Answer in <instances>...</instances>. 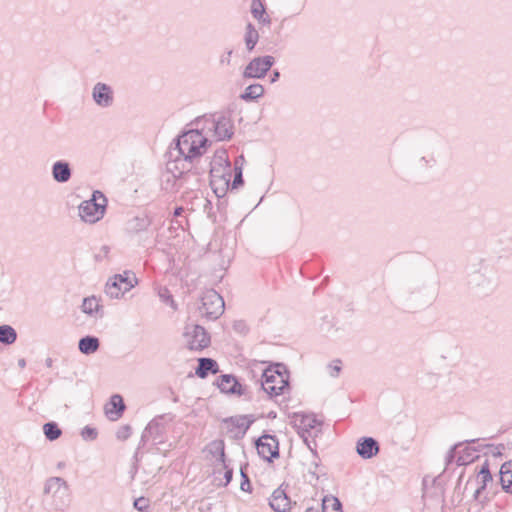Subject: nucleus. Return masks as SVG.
Returning a JSON list of instances; mask_svg holds the SVG:
<instances>
[{"mask_svg": "<svg viewBox=\"0 0 512 512\" xmlns=\"http://www.w3.org/2000/svg\"><path fill=\"white\" fill-rule=\"evenodd\" d=\"M209 143L210 141L198 126L183 132L173 140L166 153L168 171L172 173L192 171L193 161L205 153Z\"/></svg>", "mask_w": 512, "mask_h": 512, "instance_id": "f257e3e1", "label": "nucleus"}, {"mask_svg": "<svg viewBox=\"0 0 512 512\" xmlns=\"http://www.w3.org/2000/svg\"><path fill=\"white\" fill-rule=\"evenodd\" d=\"M289 371L282 363H274L267 366L260 381V388L270 398L284 394L290 389Z\"/></svg>", "mask_w": 512, "mask_h": 512, "instance_id": "f03ea898", "label": "nucleus"}, {"mask_svg": "<svg viewBox=\"0 0 512 512\" xmlns=\"http://www.w3.org/2000/svg\"><path fill=\"white\" fill-rule=\"evenodd\" d=\"M196 126L200 127L202 133H211L217 141L230 140L234 134L233 123L227 116L205 115L195 120Z\"/></svg>", "mask_w": 512, "mask_h": 512, "instance_id": "7ed1b4c3", "label": "nucleus"}, {"mask_svg": "<svg viewBox=\"0 0 512 512\" xmlns=\"http://www.w3.org/2000/svg\"><path fill=\"white\" fill-rule=\"evenodd\" d=\"M174 418L175 415L172 413H165L154 417L143 430L137 450L143 448L149 440H152L154 445L163 444L166 439L167 425Z\"/></svg>", "mask_w": 512, "mask_h": 512, "instance_id": "20e7f679", "label": "nucleus"}, {"mask_svg": "<svg viewBox=\"0 0 512 512\" xmlns=\"http://www.w3.org/2000/svg\"><path fill=\"white\" fill-rule=\"evenodd\" d=\"M106 208V196L101 191L95 190L90 199L79 205V216L84 222L94 224L104 217Z\"/></svg>", "mask_w": 512, "mask_h": 512, "instance_id": "39448f33", "label": "nucleus"}, {"mask_svg": "<svg viewBox=\"0 0 512 512\" xmlns=\"http://www.w3.org/2000/svg\"><path fill=\"white\" fill-rule=\"evenodd\" d=\"M137 283L138 279L135 273L126 270L121 274H115L108 278L105 285V293L111 299H119Z\"/></svg>", "mask_w": 512, "mask_h": 512, "instance_id": "423d86ee", "label": "nucleus"}, {"mask_svg": "<svg viewBox=\"0 0 512 512\" xmlns=\"http://www.w3.org/2000/svg\"><path fill=\"white\" fill-rule=\"evenodd\" d=\"M225 303L222 296L214 289H208L202 293L199 313L207 320H216L224 312Z\"/></svg>", "mask_w": 512, "mask_h": 512, "instance_id": "0eeeda50", "label": "nucleus"}, {"mask_svg": "<svg viewBox=\"0 0 512 512\" xmlns=\"http://www.w3.org/2000/svg\"><path fill=\"white\" fill-rule=\"evenodd\" d=\"M184 336L189 350L201 351L207 348L211 343L209 333L204 327L198 324L187 325Z\"/></svg>", "mask_w": 512, "mask_h": 512, "instance_id": "6e6552de", "label": "nucleus"}, {"mask_svg": "<svg viewBox=\"0 0 512 512\" xmlns=\"http://www.w3.org/2000/svg\"><path fill=\"white\" fill-rule=\"evenodd\" d=\"M275 64V58L271 55L253 58L243 71L245 79H262Z\"/></svg>", "mask_w": 512, "mask_h": 512, "instance_id": "1a4fd4ad", "label": "nucleus"}, {"mask_svg": "<svg viewBox=\"0 0 512 512\" xmlns=\"http://www.w3.org/2000/svg\"><path fill=\"white\" fill-rule=\"evenodd\" d=\"M258 455L267 462L279 457V441L275 435L263 434L255 441Z\"/></svg>", "mask_w": 512, "mask_h": 512, "instance_id": "9d476101", "label": "nucleus"}, {"mask_svg": "<svg viewBox=\"0 0 512 512\" xmlns=\"http://www.w3.org/2000/svg\"><path fill=\"white\" fill-rule=\"evenodd\" d=\"M196 176L197 174L191 170H186V172L183 173H179L178 171L176 173H172L166 168L162 176V188L170 192L178 191L188 184L190 177H194L197 180Z\"/></svg>", "mask_w": 512, "mask_h": 512, "instance_id": "9b49d317", "label": "nucleus"}, {"mask_svg": "<svg viewBox=\"0 0 512 512\" xmlns=\"http://www.w3.org/2000/svg\"><path fill=\"white\" fill-rule=\"evenodd\" d=\"M254 421L253 415H238L223 419V423L227 424L228 431L234 432L233 438L235 439H242Z\"/></svg>", "mask_w": 512, "mask_h": 512, "instance_id": "f8f14e48", "label": "nucleus"}, {"mask_svg": "<svg viewBox=\"0 0 512 512\" xmlns=\"http://www.w3.org/2000/svg\"><path fill=\"white\" fill-rule=\"evenodd\" d=\"M210 184L215 194L220 190L226 193L229 190L231 179V168L211 166L210 170Z\"/></svg>", "mask_w": 512, "mask_h": 512, "instance_id": "ddd939ff", "label": "nucleus"}, {"mask_svg": "<svg viewBox=\"0 0 512 512\" xmlns=\"http://www.w3.org/2000/svg\"><path fill=\"white\" fill-rule=\"evenodd\" d=\"M291 423L297 428L300 437L311 435V430L321 425V422L318 421L314 414H305L302 412L293 413Z\"/></svg>", "mask_w": 512, "mask_h": 512, "instance_id": "4468645a", "label": "nucleus"}, {"mask_svg": "<svg viewBox=\"0 0 512 512\" xmlns=\"http://www.w3.org/2000/svg\"><path fill=\"white\" fill-rule=\"evenodd\" d=\"M216 385L221 392L232 395H246L247 387L242 385L232 374H222L216 380Z\"/></svg>", "mask_w": 512, "mask_h": 512, "instance_id": "2eb2a0df", "label": "nucleus"}, {"mask_svg": "<svg viewBox=\"0 0 512 512\" xmlns=\"http://www.w3.org/2000/svg\"><path fill=\"white\" fill-rule=\"evenodd\" d=\"M92 98L99 107H111L114 102L113 89L106 83L97 82L92 89Z\"/></svg>", "mask_w": 512, "mask_h": 512, "instance_id": "dca6fc26", "label": "nucleus"}, {"mask_svg": "<svg viewBox=\"0 0 512 512\" xmlns=\"http://www.w3.org/2000/svg\"><path fill=\"white\" fill-rule=\"evenodd\" d=\"M478 441V439L466 440L464 443L472 444V446H465L461 450L458 449V456L456 459V464L458 466H465L478 458L476 453L481 451V444H479Z\"/></svg>", "mask_w": 512, "mask_h": 512, "instance_id": "f3484780", "label": "nucleus"}, {"mask_svg": "<svg viewBox=\"0 0 512 512\" xmlns=\"http://www.w3.org/2000/svg\"><path fill=\"white\" fill-rule=\"evenodd\" d=\"M380 446L373 437H361L356 444V451L363 459H371L379 453Z\"/></svg>", "mask_w": 512, "mask_h": 512, "instance_id": "a211bd4d", "label": "nucleus"}, {"mask_svg": "<svg viewBox=\"0 0 512 512\" xmlns=\"http://www.w3.org/2000/svg\"><path fill=\"white\" fill-rule=\"evenodd\" d=\"M51 175L57 183H67L72 177L71 164L67 160H57L51 166Z\"/></svg>", "mask_w": 512, "mask_h": 512, "instance_id": "6ab92c4d", "label": "nucleus"}, {"mask_svg": "<svg viewBox=\"0 0 512 512\" xmlns=\"http://www.w3.org/2000/svg\"><path fill=\"white\" fill-rule=\"evenodd\" d=\"M290 504L289 497L281 487L277 488L272 493L269 500V505L275 512H287L290 508Z\"/></svg>", "mask_w": 512, "mask_h": 512, "instance_id": "aec40b11", "label": "nucleus"}, {"mask_svg": "<svg viewBox=\"0 0 512 512\" xmlns=\"http://www.w3.org/2000/svg\"><path fill=\"white\" fill-rule=\"evenodd\" d=\"M219 372V365L216 360L212 358L202 357L198 359V365L195 368V374L201 378H206L209 374H217Z\"/></svg>", "mask_w": 512, "mask_h": 512, "instance_id": "412c9836", "label": "nucleus"}, {"mask_svg": "<svg viewBox=\"0 0 512 512\" xmlns=\"http://www.w3.org/2000/svg\"><path fill=\"white\" fill-rule=\"evenodd\" d=\"M108 405L110 407L106 406L105 412L112 421L118 420L126 408L123 398L119 394L112 395Z\"/></svg>", "mask_w": 512, "mask_h": 512, "instance_id": "4be33fe9", "label": "nucleus"}, {"mask_svg": "<svg viewBox=\"0 0 512 512\" xmlns=\"http://www.w3.org/2000/svg\"><path fill=\"white\" fill-rule=\"evenodd\" d=\"M151 224L152 220L148 215L135 216L126 223V231L129 234H138L146 231Z\"/></svg>", "mask_w": 512, "mask_h": 512, "instance_id": "5701e85b", "label": "nucleus"}, {"mask_svg": "<svg viewBox=\"0 0 512 512\" xmlns=\"http://www.w3.org/2000/svg\"><path fill=\"white\" fill-rule=\"evenodd\" d=\"M211 453L218 454L219 455V461L223 464V467L225 469L224 473V479H225V486L228 485L233 478V469L228 468L225 462V450H224V442L222 440L220 441H214L211 443Z\"/></svg>", "mask_w": 512, "mask_h": 512, "instance_id": "b1692460", "label": "nucleus"}, {"mask_svg": "<svg viewBox=\"0 0 512 512\" xmlns=\"http://www.w3.org/2000/svg\"><path fill=\"white\" fill-rule=\"evenodd\" d=\"M477 480L481 485L474 492V498L476 500L479 499L481 493L485 490L487 484L492 481V474L489 469L488 460H485V462L482 464L477 475Z\"/></svg>", "mask_w": 512, "mask_h": 512, "instance_id": "393cba45", "label": "nucleus"}, {"mask_svg": "<svg viewBox=\"0 0 512 512\" xmlns=\"http://www.w3.org/2000/svg\"><path fill=\"white\" fill-rule=\"evenodd\" d=\"M100 347V341L96 336L87 335L80 338L78 349L84 355L95 353Z\"/></svg>", "mask_w": 512, "mask_h": 512, "instance_id": "a878e982", "label": "nucleus"}, {"mask_svg": "<svg viewBox=\"0 0 512 512\" xmlns=\"http://www.w3.org/2000/svg\"><path fill=\"white\" fill-rule=\"evenodd\" d=\"M68 491V485L63 478L60 477H51L49 478L44 487V492L46 494H56L58 492H62L63 494Z\"/></svg>", "mask_w": 512, "mask_h": 512, "instance_id": "bb28decb", "label": "nucleus"}, {"mask_svg": "<svg viewBox=\"0 0 512 512\" xmlns=\"http://www.w3.org/2000/svg\"><path fill=\"white\" fill-rule=\"evenodd\" d=\"M81 310L83 313L89 316H98L102 317L103 313H99L101 310V305L99 304L98 299L95 296L86 297L83 299Z\"/></svg>", "mask_w": 512, "mask_h": 512, "instance_id": "cd10ccee", "label": "nucleus"}, {"mask_svg": "<svg viewBox=\"0 0 512 512\" xmlns=\"http://www.w3.org/2000/svg\"><path fill=\"white\" fill-rule=\"evenodd\" d=\"M264 94V87L259 83H254L245 88L240 98L246 102L255 101Z\"/></svg>", "mask_w": 512, "mask_h": 512, "instance_id": "c85d7f7f", "label": "nucleus"}, {"mask_svg": "<svg viewBox=\"0 0 512 512\" xmlns=\"http://www.w3.org/2000/svg\"><path fill=\"white\" fill-rule=\"evenodd\" d=\"M258 40H259L258 31L255 29L253 24L248 23L246 26V31H245V35H244V42H245L246 48L249 52L254 50Z\"/></svg>", "mask_w": 512, "mask_h": 512, "instance_id": "c756f323", "label": "nucleus"}, {"mask_svg": "<svg viewBox=\"0 0 512 512\" xmlns=\"http://www.w3.org/2000/svg\"><path fill=\"white\" fill-rule=\"evenodd\" d=\"M17 340L16 330L7 324L0 325V343L11 345Z\"/></svg>", "mask_w": 512, "mask_h": 512, "instance_id": "7c9ffc66", "label": "nucleus"}, {"mask_svg": "<svg viewBox=\"0 0 512 512\" xmlns=\"http://www.w3.org/2000/svg\"><path fill=\"white\" fill-rule=\"evenodd\" d=\"M512 465L503 464L500 469V482L503 490L507 493L512 494V473H510V468Z\"/></svg>", "mask_w": 512, "mask_h": 512, "instance_id": "2f4dec72", "label": "nucleus"}, {"mask_svg": "<svg viewBox=\"0 0 512 512\" xmlns=\"http://www.w3.org/2000/svg\"><path fill=\"white\" fill-rule=\"evenodd\" d=\"M264 362H255L253 363L247 370L246 374L251 380H255L256 383L260 384V381L263 379V372L266 367H264Z\"/></svg>", "mask_w": 512, "mask_h": 512, "instance_id": "473e14b6", "label": "nucleus"}, {"mask_svg": "<svg viewBox=\"0 0 512 512\" xmlns=\"http://www.w3.org/2000/svg\"><path fill=\"white\" fill-rule=\"evenodd\" d=\"M43 432L46 439H48L49 441L57 440L62 434V430L54 421L45 423L43 425Z\"/></svg>", "mask_w": 512, "mask_h": 512, "instance_id": "72a5a7b5", "label": "nucleus"}, {"mask_svg": "<svg viewBox=\"0 0 512 512\" xmlns=\"http://www.w3.org/2000/svg\"><path fill=\"white\" fill-rule=\"evenodd\" d=\"M211 166L231 168V163L228 159L226 150H218L215 152L212 160L210 161V167Z\"/></svg>", "mask_w": 512, "mask_h": 512, "instance_id": "f704fd0d", "label": "nucleus"}, {"mask_svg": "<svg viewBox=\"0 0 512 512\" xmlns=\"http://www.w3.org/2000/svg\"><path fill=\"white\" fill-rule=\"evenodd\" d=\"M310 436L311 435H304V437H301V438L303 439L304 443L306 444L308 449L313 454L314 460L312 461L311 465H313L315 468H317L319 466L318 453H317V443H316V441L314 439L313 440H309Z\"/></svg>", "mask_w": 512, "mask_h": 512, "instance_id": "c9c22d12", "label": "nucleus"}, {"mask_svg": "<svg viewBox=\"0 0 512 512\" xmlns=\"http://www.w3.org/2000/svg\"><path fill=\"white\" fill-rule=\"evenodd\" d=\"M504 445L503 444H500V445H493V444H485V445H482L481 444V451L482 450H486L484 452L485 455H492V456H502V452L504 450Z\"/></svg>", "mask_w": 512, "mask_h": 512, "instance_id": "e433bc0d", "label": "nucleus"}, {"mask_svg": "<svg viewBox=\"0 0 512 512\" xmlns=\"http://www.w3.org/2000/svg\"><path fill=\"white\" fill-rule=\"evenodd\" d=\"M158 295H159L160 299L162 300V302L166 303L167 305H170L174 310L177 309V305L173 299L172 294L168 290V288H166V287L160 288Z\"/></svg>", "mask_w": 512, "mask_h": 512, "instance_id": "4c0bfd02", "label": "nucleus"}, {"mask_svg": "<svg viewBox=\"0 0 512 512\" xmlns=\"http://www.w3.org/2000/svg\"><path fill=\"white\" fill-rule=\"evenodd\" d=\"M98 436V431L96 428L94 427H91L89 425L85 426L82 430H81V437L83 438V440L85 441H93L97 438Z\"/></svg>", "mask_w": 512, "mask_h": 512, "instance_id": "58836bf2", "label": "nucleus"}, {"mask_svg": "<svg viewBox=\"0 0 512 512\" xmlns=\"http://www.w3.org/2000/svg\"><path fill=\"white\" fill-rule=\"evenodd\" d=\"M244 184V179L242 175V169L240 167H235L234 179L230 182L229 189H237L238 187Z\"/></svg>", "mask_w": 512, "mask_h": 512, "instance_id": "ea45409f", "label": "nucleus"}, {"mask_svg": "<svg viewBox=\"0 0 512 512\" xmlns=\"http://www.w3.org/2000/svg\"><path fill=\"white\" fill-rule=\"evenodd\" d=\"M462 445H463V443L459 442L451 447V449L448 451V453L446 455V459H445L446 466H449L454 461H456L455 459H457V456H458V449H460L462 447Z\"/></svg>", "mask_w": 512, "mask_h": 512, "instance_id": "a19ab883", "label": "nucleus"}, {"mask_svg": "<svg viewBox=\"0 0 512 512\" xmlns=\"http://www.w3.org/2000/svg\"><path fill=\"white\" fill-rule=\"evenodd\" d=\"M251 13L254 18H256L257 20H261L266 12L261 2L254 0L251 7Z\"/></svg>", "mask_w": 512, "mask_h": 512, "instance_id": "79ce46f5", "label": "nucleus"}, {"mask_svg": "<svg viewBox=\"0 0 512 512\" xmlns=\"http://www.w3.org/2000/svg\"><path fill=\"white\" fill-rule=\"evenodd\" d=\"M240 473H241V485H240L241 490L245 491V492H250L252 489V486L250 483V479H249L247 473L244 471L243 467H241Z\"/></svg>", "mask_w": 512, "mask_h": 512, "instance_id": "37998d69", "label": "nucleus"}, {"mask_svg": "<svg viewBox=\"0 0 512 512\" xmlns=\"http://www.w3.org/2000/svg\"><path fill=\"white\" fill-rule=\"evenodd\" d=\"M329 374L331 377H338L341 371V361L335 360L328 365Z\"/></svg>", "mask_w": 512, "mask_h": 512, "instance_id": "c03bdc74", "label": "nucleus"}, {"mask_svg": "<svg viewBox=\"0 0 512 512\" xmlns=\"http://www.w3.org/2000/svg\"><path fill=\"white\" fill-rule=\"evenodd\" d=\"M131 435V427L129 425H124L116 433V436L119 440H126Z\"/></svg>", "mask_w": 512, "mask_h": 512, "instance_id": "a18cd8bd", "label": "nucleus"}, {"mask_svg": "<svg viewBox=\"0 0 512 512\" xmlns=\"http://www.w3.org/2000/svg\"><path fill=\"white\" fill-rule=\"evenodd\" d=\"M133 507L138 511H145L148 508V500L144 497H139L134 500Z\"/></svg>", "mask_w": 512, "mask_h": 512, "instance_id": "49530a36", "label": "nucleus"}, {"mask_svg": "<svg viewBox=\"0 0 512 512\" xmlns=\"http://www.w3.org/2000/svg\"><path fill=\"white\" fill-rule=\"evenodd\" d=\"M233 50H227L225 51L219 59V63L222 66H228L231 63V56H232Z\"/></svg>", "mask_w": 512, "mask_h": 512, "instance_id": "de8ad7c7", "label": "nucleus"}, {"mask_svg": "<svg viewBox=\"0 0 512 512\" xmlns=\"http://www.w3.org/2000/svg\"><path fill=\"white\" fill-rule=\"evenodd\" d=\"M233 329L240 334H245L248 331L247 325L241 320L234 322Z\"/></svg>", "mask_w": 512, "mask_h": 512, "instance_id": "09e8293b", "label": "nucleus"}, {"mask_svg": "<svg viewBox=\"0 0 512 512\" xmlns=\"http://www.w3.org/2000/svg\"><path fill=\"white\" fill-rule=\"evenodd\" d=\"M333 502V510L336 512H342V504L337 498L332 499Z\"/></svg>", "mask_w": 512, "mask_h": 512, "instance_id": "8fccbe9b", "label": "nucleus"}, {"mask_svg": "<svg viewBox=\"0 0 512 512\" xmlns=\"http://www.w3.org/2000/svg\"><path fill=\"white\" fill-rule=\"evenodd\" d=\"M280 78V72L278 70H273V72L270 75V82L275 83Z\"/></svg>", "mask_w": 512, "mask_h": 512, "instance_id": "3c124183", "label": "nucleus"}, {"mask_svg": "<svg viewBox=\"0 0 512 512\" xmlns=\"http://www.w3.org/2000/svg\"><path fill=\"white\" fill-rule=\"evenodd\" d=\"M227 201L225 199H218L217 207L219 210L224 209L226 207Z\"/></svg>", "mask_w": 512, "mask_h": 512, "instance_id": "603ef678", "label": "nucleus"}, {"mask_svg": "<svg viewBox=\"0 0 512 512\" xmlns=\"http://www.w3.org/2000/svg\"><path fill=\"white\" fill-rule=\"evenodd\" d=\"M260 23H262L263 25H266V24H270L271 23V19L270 17L265 13V15H263V18L261 20H259Z\"/></svg>", "mask_w": 512, "mask_h": 512, "instance_id": "864d4df0", "label": "nucleus"}, {"mask_svg": "<svg viewBox=\"0 0 512 512\" xmlns=\"http://www.w3.org/2000/svg\"><path fill=\"white\" fill-rule=\"evenodd\" d=\"M183 211H184L183 207L179 206V207H176L174 209V213L173 214H174V216L178 217V216L182 215Z\"/></svg>", "mask_w": 512, "mask_h": 512, "instance_id": "5fc2aeb1", "label": "nucleus"}, {"mask_svg": "<svg viewBox=\"0 0 512 512\" xmlns=\"http://www.w3.org/2000/svg\"><path fill=\"white\" fill-rule=\"evenodd\" d=\"M326 502H327V500L324 499L323 500V505H322L323 512H325V509H326ZM306 512H317V511H314L313 508H307Z\"/></svg>", "mask_w": 512, "mask_h": 512, "instance_id": "6e6d98bb", "label": "nucleus"}, {"mask_svg": "<svg viewBox=\"0 0 512 512\" xmlns=\"http://www.w3.org/2000/svg\"><path fill=\"white\" fill-rule=\"evenodd\" d=\"M18 366L20 368H24L26 366V360L24 358H21L18 360Z\"/></svg>", "mask_w": 512, "mask_h": 512, "instance_id": "4d7b16f0", "label": "nucleus"}, {"mask_svg": "<svg viewBox=\"0 0 512 512\" xmlns=\"http://www.w3.org/2000/svg\"><path fill=\"white\" fill-rule=\"evenodd\" d=\"M53 360L51 358H47L45 360V364L47 367H52Z\"/></svg>", "mask_w": 512, "mask_h": 512, "instance_id": "13d9d810", "label": "nucleus"}, {"mask_svg": "<svg viewBox=\"0 0 512 512\" xmlns=\"http://www.w3.org/2000/svg\"><path fill=\"white\" fill-rule=\"evenodd\" d=\"M226 193H222L220 190L218 191V194H216V196L218 197V199H222L224 198Z\"/></svg>", "mask_w": 512, "mask_h": 512, "instance_id": "bf43d9fd", "label": "nucleus"}, {"mask_svg": "<svg viewBox=\"0 0 512 512\" xmlns=\"http://www.w3.org/2000/svg\"><path fill=\"white\" fill-rule=\"evenodd\" d=\"M268 417L269 418H276V412H273V411L269 412Z\"/></svg>", "mask_w": 512, "mask_h": 512, "instance_id": "052dcab7", "label": "nucleus"}, {"mask_svg": "<svg viewBox=\"0 0 512 512\" xmlns=\"http://www.w3.org/2000/svg\"><path fill=\"white\" fill-rule=\"evenodd\" d=\"M505 464L512 465V461L506 462ZM508 470H510V473H512V466L510 468H508Z\"/></svg>", "mask_w": 512, "mask_h": 512, "instance_id": "680f3d73", "label": "nucleus"}, {"mask_svg": "<svg viewBox=\"0 0 512 512\" xmlns=\"http://www.w3.org/2000/svg\"><path fill=\"white\" fill-rule=\"evenodd\" d=\"M310 473H311L312 475H315V476H316L315 471H310Z\"/></svg>", "mask_w": 512, "mask_h": 512, "instance_id": "e2e57ef3", "label": "nucleus"}]
</instances>
